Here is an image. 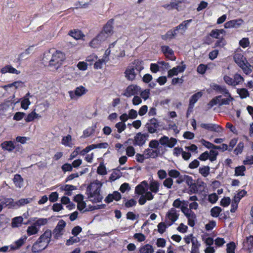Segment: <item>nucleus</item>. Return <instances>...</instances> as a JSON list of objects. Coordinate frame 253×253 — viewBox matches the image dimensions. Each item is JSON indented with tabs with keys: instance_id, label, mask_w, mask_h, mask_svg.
Listing matches in <instances>:
<instances>
[{
	"instance_id": "1",
	"label": "nucleus",
	"mask_w": 253,
	"mask_h": 253,
	"mask_svg": "<svg viewBox=\"0 0 253 253\" xmlns=\"http://www.w3.org/2000/svg\"><path fill=\"white\" fill-rule=\"evenodd\" d=\"M65 58V55L62 52L50 50L44 53L43 60L48 62L50 67L57 70L62 65Z\"/></svg>"
},
{
	"instance_id": "2",
	"label": "nucleus",
	"mask_w": 253,
	"mask_h": 253,
	"mask_svg": "<svg viewBox=\"0 0 253 253\" xmlns=\"http://www.w3.org/2000/svg\"><path fill=\"white\" fill-rule=\"evenodd\" d=\"M102 182L96 180L91 182L87 188V194L89 200L92 203H99L102 201L103 196L101 195Z\"/></svg>"
},
{
	"instance_id": "3",
	"label": "nucleus",
	"mask_w": 253,
	"mask_h": 253,
	"mask_svg": "<svg viewBox=\"0 0 253 253\" xmlns=\"http://www.w3.org/2000/svg\"><path fill=\"white\" fill-rule=\"evenodd\" d=\"M126 46L125 39H118L110 45L112 48V54L115 58H122L125 56V49Z\"/></svg>"
},
{
	"instance_id": "4",
	"label": "nucleus",
	"mask_w": 253,
	"mask_h": 253,
	"mask_svg": "<svg viewBox=\"0 0 253 253\" xmlns=\"http://www.w3.org/2000/svg\"><path fill=\"white\" fill-rule=\"evenodd\" d=\"M48 222V219L40 218L27 227L26 232L28 236H32L37 234L40 231L41 226L46 225Z\"/></svg>"
},
{
	"instance_id": "5",
	"label": "nucleus",
	"mask_w": 253,
	"mask_h": 253,
	"mask_svg": "<svg viewBox=\"0 0 253 253\" xmlns=\"http://www.w3.org/2000/svg\"><path fill=\"white\" fill-rule=\"evenodd\" d=\"M181 211L187 218L188 224L191 227H193L197 220L196 214L186 206H183L181 208Z\"/></svg>"
},
{
	"instance_id": "6",
	"label": "nucleus",
	"mask_w": 253,
	"mask_h": 253,
	"mask_svg": "<svg viewBox=\"0 0 253 253\" xmlns=\"http://www.w3.org/2000/svg\"><path fill=\"white\" fill-rule=\"evenodd\" d=\"M179 211L172 208L168 211L166 215V220L169 222V225L174 223L179 218Z\"/></svg>"
},
{
	"instance_id": "7",
	"label": "nucleus",
	"mask_w": 253,
	"mask_h": 253,
	"mask_svg": "<svg viewBox=\"0 0 253 253\" xmlns=\"http://www.w3.org/2000/svg\"><path fill=\"white\" fill-rule=\"evenodd\" d=\"M12 108L9 105L4 104L0 105V119H5L11 116Z\"/></svg>"
},
{
	"instance_id": "8",
	"label": "nucleus",
	"mask_w": 253,
	"mask_h": 253,
	"mask_svg": "<svg viewBox=\"0 0 253 253\" xmlns=\"http://www.w3.org/2000/svg\"><path fill=\"white\" fill-rule=\"evenodd\" d=\"M105 36L102 33H99L89 42V46L94 48H98L101 44L106 40Z\"/></svg>"
},
{
	"instance_id": "9",
	"label": "nucleus",
	"mask_w": 253,
	"mask_h": 253,
	"mask_svg": "<svg viewBox=\"0 0 253 253\" xmlns=\"http://www.w3.org/2000/svg\"><path fill=\"white\" fill-rule=\"evenodd\" d=\"M140 87L136 85H130L125 90L124 95L129 97L140 92Z\"/></svg>"
},
{
	"instance_id": "10",
	"label": "nucleus",
	"mask_w": 253,
	"mask_h": 253,
	"mask_svg": "<svg viewBox=\"0 0 253 253\" xmlns=\"http://www.w3.org/2000/svg\"><path fill=\"white\" fill-rule=\"evenodd\" d=\"M159 142L162 145L172 148L176 144L177 140L174 138H169L168 136H164L160 139Z\"/></svg>"
},
{
	"instance_id": "11",
	"label": "nucleus",
	"mask_w": 253,
	"mask_h": 253,
	"mask_svg": "<svg viewBox=\"0 0 253 253\" xmlns=\"http://www.w3.org/2000/svg\"><path fill=\"white\" fill-rule=\"evenodd\" d=\"M113 24V20L111 19L109 20L106 24L104 26L102 31L100 33H102L105 36L106 39H107V38L112 34Z\"/></svg>"
},
{
	"instance_id": "12",
	"label": "nucleus",
	"mask_w": 253,
	"mask_h": 253,
	"mask_svg": "<svg viewBox=\"0 0 253 253\" xmlns=\"http://www.w3.org/2000/svg\"><path fill=\"white\" fill-rule=\"evenodd\" d=\"M66 223L63 220H61L58 222L53 232L56 238L60 237L62 235Z\"/></svg>"
},
{
	"instance_id": "13",
	"label": "nucleus",
	"mask_w": 253,
	"mask_h": 253,
	"mask_svg": "<svg viewBox=\"0 0 253 253\" xmlns=\"http://www.w3.org/2000/svg\"><path fill=\"white\" fill-rule=\"evenodd\" d=\"M186 68V66L183 65L182 66H177L173 67L172 69L169 70L168 73V77L171 78L174 76L177 75L179 73H182L184 71Z\"/></svg>"
},
{
	"instance_id": "14",
	"label": "nucleus",
	"mask_w": 253,
	"mask_h": 253,
	"mask_svg": "<svg viewBox=\"0 0 253 253\" xmlns=\"http://www.w3.org/2000/svg\"><path fill=\"white\" fill-rule=\"evenodd\" d=\"M243 23V20L241 19L232 20L226 22L224 24V27L226 29L240 27Z\"/></svg>"
},
{
	"instance_id": "15",
	"label": "nucleus",
	"mask_w": 253,
	"mask_h": 253,
	"mask_svg": "<svg viewBox=\"0 0 253 253\" xmlns=\"http://www.w3.org/2000/svg\"><path fill=\"white\" fill-rule=\"evenodd\" d=\"M162 51L165 56L170 60L174 61L176 59L173 51L169 46L164 45L162 47Z\"/></svg>"
},
{
	"instance_id": "16",
	"label": "nucleus",
	"mask_w": 253,
	"mask_h": 253,
	"mask_svg": "<svg viewBox=\"0 0 253 253\" xmlns=\"http://www.w3.org/2000/svg\"><path fill=\"white\" fill-rule=\"evenodd\" d=\"M200 126L210 131H214L217 132L222 131V128L216 124L202 123L200 125Z\"/></svg>"
},
{
	"instance_id": "17",
	"label": "nucleus",
	"mask_w": 253,
	"mask_h": 253,
	"mask_svg": "<svg viewBox=\"0 0 253 253\" xmlns=\"http://www.w3.org/2000/svg\"><path fill=\"white\" fill-rule=\"evenodd\" d=\"M148 187V184L146 181H143L138 184L135 189V193L138 195H143Z\"/></svg>"
},
{
	"instance_id": "18",
	"label": "nucleus",
	"mask_w": 253,
	"mask_h": 253,
	"mask_svg": "<svg viewBox=\"0 0 253 253\" xmlns=\"http://www.w3.org/2000/svg\"><path fill=\"white\" fill-rule=\"evenodd\" d=\"M235 62L239 66L247 61L246 58L238 50L235 52L233 56Z\"/></svg>"
},
{
	"instance_id": "19",
	"label": "nucleus",
	"mask_w": 253,
	"mask_h": 253,
	"mask_svg": "<svg viewBox=\"0 0 253 253\" xmlns=\"http://www.w3.org/2000/svg\"><path fill=\"white\" fill-rule=\"evenodd\" d=\"M51 232L49 230H46L39 238V242H42L47 246L50 241Z\"/></svg>"
},
{
	"instance_id": "20",
	"label": "nucleus",
	"mask_w": 253,
	"mask_h": 253,
	"mask_svg": "<svg viewBox=\"0 0 253 253\" xmlns=\"http://www.w3.org/2000/svg\"><path fill=\"white\" fill-rule=\"evenodd\" d=\"M0 146L3 150L9 152H12L15 148L14 142L12 141H5L1 143Z\"/></svg>"
},
{
	"instance_id": "21",
	"label": "nucleus",
	"mask_w": 253,
	"mask_h": 253,
	"mask_svg": "<svg viewBox=\"0 0 253 253\" xmlns=\"http://www.w3.org/2000/svg\"><path fill=\"white\" fill-rule=\"evenodd\" d=\"M147 135L140 132L136 134L134 137V144L139 146L143 145L146 142Z\"/></svg>"
},
{
	"instance_id": "22",
	"label": "nucleus",
	"mask_w": 253,
	"mask_h": 253,
	"mask_svg": "<svg viewBox=\"0 0 253 253\" xmlns=\"http://www.w3.org/2000/svg\"><path fill=\"white\" fill-rule=\"evenodd\" d=\"M125 77L127 79L132 81L133 80L136 76V72L135 71L134 67L131 66L128 67L125 72Z\"/></svg>"
},
{
	"instance_id": "23",
	"label": "nucleus",
	"mask_w": 253,
	"mask_h": 253,
	"mask_svg": "<svg viewBox=\"0 0 253 253\" xmlns=\"http://www.w3.org/2000/svg\"><path fill=\"white\" fill-rule=\"evenodd\" d=\"M76 189L75 186L69 184L62 185L60 186V190L61 191H65V195L67 196H71L72 194V191Z\"/></svg>"
},
{
	"instance_id": "24",
	"label": "nucleus",
	"mask_w": 253,
	"mask_h": 253,
	"mask_svg": "<svg viewBox=\"0 0 253 253\" xmlns=\"http://www.w3.org/2000/svg\"><path fill=\"white\" fill-rule=\"evenodd\" d=\"M203 92L199 91L193 94L189 100V108L192 109L197 101L202 96Z\"/></svg>"
},
{
	"instance_id": "25",
	"label": "nucleus",
	"mask_w": 253,
	"mask_h": 253,
	"mask_svg": "<svg viewBox=\"0 0 253 253\" xmlns=\"http://www.w3.org/2000/svg\"><path fill=\"white\" fill-rule=\"evenodd\" d=\"M121 195L118 191H114L112 194H109L105 199V201L108 203H111L113 200L117 201H119L121 199Z\"/></svg>"
},
{
	"instance_id": "26",
	"label": "nucleus",
	"mask_w": 253,
	"mask_h": 253,
	"mask_svg": "<svg viewBox=\"0 0 253 253\" xmlns=\"http://www.w3.org/2000/svg\"><path fill=\"white\" fill-rule=\"evenodd\" d=\"M191 22V19L184 21L176 27V30H178L179 32L180 35H183L185 32L188 27L189 26L190 23Z\"/></svg>"
},
{
	"instance_id": "27",
	"label": "nucleus",
	"mask_w": 253,
	"mask_h": 253,
	"mask_svg": "<svg viewBox=\"0 0 253 253\" xmlns=\"http://www.w3.org/2000/svg\"><path fill=\"white\" fill-rule=\"evenodd\" d=\"M47 247L42 242H39V240L33 245L32 248V252L34 253H39L44 250Z\"/></svg>"
},
{
	"instance_id": "28",
	"label": "nucleus",
	"mask_w": 253,
	"mask_h": 253,
	"mask_svg": "<svg viewBox=\"0 0 253 253\" xmlns=\"http://www.w3.org/2000/svg\"><path fill=\"white\" fill-rule=\"evenodd\" d=\"M61 203L62 205H66V208L69 210H72L75 208V205L73 204L67 196H63L61 198Z\"/></svg>"
},
{
	"instance_id": "29",
	"label": "nucleus",
	"mask_w": 253,
	"mask_h": 253,
	"mask_svg": "<svg viewBox=\"0 0 253 253\" xmlns=\"http://www.w3.org/2000/svg\"><path fill=\"white\" fill-rule=\"evenodd\" d=\"M0 72L2 74H6L7 73L14 74H19L20 72L18 71L17 69L11 66V65H6L1 68L0 70Z\"/></svg>"
},
{
	"instance_id": "30",
	"label": "nucleus",
	"mask_w": 253,
	"mask_h": 253,
	"mask_svg": "<svg viewBox=\"0 0 253 253\" xmlns=\"http://www.w3.org/2000/svg\"><path fill=\"white\" fill-rule=\"evenodd\" d=\"M30 96L31 97L30 93H28L21 99V107L22 109L27 110L29 108V106L31 104V102L29 100Z\"/></svg>"
},
{
	"instance_id": "31",
	"label": "nucleus",
	"mask_w": 253,
	"mask_h": 253,
	"mask_svg": "<svg viewBox=\"0 0 253 253\" xmlns=\"http://www.w3.org/2000/svg\"><path fill=\"white\" fill-rule=\"evenodd\" d=\"M243 70V72L246 75H250L253 71L252 65L248 62V61H246L243 64L239 66Z\"/></svg>"
},
{
	"instance_id": "32",
	"label": "nucleus",
	"mask_w": 253,
	"mask_h": 253,
	"mask_svg": "<svg viewBox=\"0 0 253 253\" xmlns=\"http://www.w3.org/2000/svg\"><path fill=\"white\" fill-rule=\"evenodd\" d=\"M61 144L66 147L70 148L72 147L74 144L72 143L71 135L68 134L66 136H63L61 140Z\"/></svg>"
},
{
	"instance_id": "33",
	"label": "nucleus",
	"mask_w": 253,
	"mask_h": 253,
	"mask_svg": "<svg viewBox=\"0 0 253 253\" xmlns=\"http://www.w3.org/2000/svg\"><path fill=\"white\" fill-rule=\"evenodd\" d=\"M15 186L19 188H21L23 186L24 179L20 174H15L13 179Z\"/></svg>"
},
{
	"instance_id": "34",
	"label": "nucleus",
	"mask_w": 253,
	"mask_h": 253,
	"mask_svg": "<svg viewBox=\"0 0 253 253\" xmlns=\"http://www.w3.org/2000/svg\"><path fill=\"white\" fill-rule=\"evenodd\" d=\"M148 186L152 192L157 193L159 191L160 184L156 180H152Z\"/></svg>"
},
{
	"instance_id": "35",
	"label": "nucleus",
	"mask_w": 253,
	"mask_h": 253,
	"mask_svg": "<svg viewBox=\"0 0 253 253\" xmlns=\"http://www.w3.org/2000/svg\"><path fill=\"white\" fill-rule=\"evenodd\" d=\"M23 218L21 216H16L12 219L11 227L12 228H16L20 226L23 221Z\"/></svg>"
},
{
	"instance_id": "36",
	"label": "nucleus",
	"mask_w": 253,
	"mask_h": 253,
	"mask_svg": "<svg viewBox=\"0 0 253 253\" xmlns=\"http://www.w3.org/2000/svg\"><path fill=\"white\" fill-rule=\"evenodd\" d=\"M41 117V116L37 114L35 111V109H34L30 113L28 114L25 120L26 122H30L33 121L36 119H39Z\"/></svg>"
},
{
	"instance_id": "37",
	"label": "nucleus",
	"mask_w": 253,
	"mask_h": 253,
	"mask_svg": "<svg viewBox=\"0 0 253 253\" xmlns=\"http://www.w3.org/2000/svg\"><path fill=\"white\" fill-rule=\"evenodd\" d=\"M2 206L8 207L9 208H15L16 209V203L14 201V200L12 198H4Z\"/></svg>"
},
{
	"instance_id": "38",
	"label": "nucleus",
	"mask_w": 253,
	"mask_h": 253,
	"mask_svg": "<svg viewBox=\"0 0 253 253\" xmlns=\"http://www.w3.org/2000/svg\"><path fill=\"white\" fill-rule=\"evenodd\" d=\"M159 151L157 149L153 150L151 149H147L145 151V154L147 157L145 158H156L158 156Z\"/></svg>"
},
{
	"instance_id": "39",
	"label": "nucleus",
	"mask_w": 253,
	"mask_h": 253,
	"mask_svg": "<svg viewBox=\"0 0 253 253\" xmlns=\"http://www.w3.org/2000/svg\"><path fill=\"white\" fill-rule=\"evenodd\" d=\"M139 252L140 253H153L154 249L152 245L148 244L140 247Z\"/></svg>"
},
{
	"instance_id": "40",
	"label": "nucleus",
	"mask_w": 253,
	"mask_h": 253,
	"mask_svg": "<svg viewBox=\"0 0 253 253\" xmlns=\"http://www.w3.org/2000/svg\"><path fill=\"white\" fill-rule=\"evenodd\" d=\"M172 206L176 208H180L181 210V208L183 206L187 207L188 202L184 200L181 201L180 199H177L173 202Z\"/></svg>"
},
{
	"instance_id": "41",
	"label": "nucleus",
	"mask_w": 253,
	"mask_h": 253,
	"mask_svg": "<svg viewBox=\"0 0 253 253\" xmlns=\"http://www.w3.org/2000/svg\"><path fill=\"white\" fill-rule=\"evenodd\" d=\"M32 201V198H22L18 201L15 202L16 209L20 207L21 206H24L27 204L31 203Z\"/></svg>"
},
{
	"instance_id": "42",
	"label": "nucleus",
	"mask_w": 253,
	"mask_h": 253,
	"mask_svg": "<svg viewBox=\"0 0 253 253\" xmlns=\"http://www.w3.org/2000/svg\"><path fill=\"white\" fill-rule=\"evenodd\" d=\"M210 168L208 166H204L200 167L199 169V172L203 177H206L210 174Z\"/></svg>"
},
{
	"instance_id": "43",
	"label": "nucleus",
	"mask_w": 253,
	"mask_h": 253,
	"mask_svg": "<svg viewBox=\"0 0 253 253\" xmlns=\"http://www.w3.org/2000/svg\"><path fill=\"white\" fill-rule=\"evenodd\" d=\"M234 86L242 84L244 82V78L239 74H235L233 76Z\"/></svg>"
},
{
	"instance_id": "44",
	"label": "nucleus",
	"mask_w": 253,
	"mask_h": 253,
	"mask_svg": "<svg viewBox=\"0 0 253 253\" xmlns=\"http://www.w3.org/2000/svg\"><path fill=\"white\" fill-rule=\"evenodd\" d=\"M237 93L239 95L240 97L242 99L246 98L250 95L249 92L245 88L237 89Z\"/></svg>"
},
{
	"instance_id": "45",
	"label": "nucleus",
	"mask_w": 253,
	"mask_h": 253,
	"mask_svg": "<svg viewBox=\"0 0 253 253\" xmlns=\"http://www.w3.org/2000/svg\"><path fill=\"white\" fill-rule=\"evenodd\" d=\"M246 167L244 166L237 167L235 169V175L237 176L245 175Z\"/></svg>"
},
{
	"instance_id": "46",
	"label": "nucleus",
	"mask_w": 253,
	"mask_h": 253,
	"mask_svg": "<svg viewBox=\"0 0 253 253\" xmlns=\"http://www.w3.org/2000/svg\"><path fill=\"white\" fill-rule=\"evenodd\" d=\"M244 247L250 249L253 247V236H250L246 238L245 241L243 242Z\"/></svg>"
},
{
	"instance_id": "47",
	"label": "nucleus",
	"mask_w": 253,
	"mask_h": 253,
	"mask_svg": "<svg viewBox=\"0 0 253 253\" xmlns=\"http://www.w3.org/2000/svg\"><path fill=\"white\" fill-rule=\"evenodd\" d=\"M69 35L76 40H79L84 37L83 34L79 30L72 31Z\"/></svg>"
},
{
	"instance_id": "48",
	"label": "nucleus",
	"mask_w": 253,
	"mask_h": 253,
	"mask_svg": "<svg viewBox=\"0 0 253 253\" xmlns=\"http://www.w3.org/2000/svg\"><path fill=\"white\" fill-rule=\"evenodd\" d=\"M95 129V126H92L87 128L83 131V136L84 137H87L92 134Z\"/></svg>"
},
{
	"instance_id": "49",
	"label": "nucleus",
	"mask_w": 253,
	"mask_h": 253,
	"mask_svg": "<svg viewBox=\"0 0 253 253\" xmlns=\"http://www.w3.org/2000/svg\"><path fill=\"white\" fill-rule=\"evenodd\" d=\"M200 245V244L197 239L193 241L191 253H198Z\"/></svg>"
},
{
	"instance_id": "50",
	"label": "nucleus",
	"mask_w": 253,
	"mask_h": 253,
	"mask_svg": "<svg viewBox=\"0 0 253 253\" xmlns=\"http://www.w3.org/2000/svg\"><path fill=\"white\" fill-rule=\"evenodd\" d=\"M107 61L105 60V59L102 58L99 59L98 60H97L94 63V68L95 69L98 70V69H101L102 68L103 65L105 64V63Z\"/></svg>"
},
{
	"instance_id": "51",
	"label": "nucleus",
	"mask_w": 253,
	"mask_h": 253,
	"mask_svg": "<svg viewBox=\"0 0 253 253\" xmlns=\"http://www.w3.org/2000/svg\"><path fill=\"white\" fill-rule=\"evenodd\" d=\"M223 33H224V30L223 29L213 30L211 32L210 35V36H211L212 38H214L215 39H218V38H219V35L221 34H223Z\"/></svg>"
},
{
	"instance_id": "52",
	"label": "nucleus",
	"mask_w": 253,
	"mask_h": 253,
	"mask_svg": "<svg viewBox=\"0 0 253 253\" xmlns=\"http://www.w3.org/2000/svg\"><path fill=\"white\" fill-rule=\"evenodd\" d=\"M221 96L219 95L213 98L208 104V105L211 108L214 105H220V98Z\"/></svg>"
},
{
	"instance_id": "53",
	"label": "nucleus",
	"mask_w": 253,
	"mask_h": 253,
	"mask_svg": "<svg viewBox=\"0 0 253 253\" xmlns=\"http://www.w3.org/2000/svg\"><path fill=\"white\" fill-rule=\"evenodd\" d=\"M209 159L211 162H213L216 160L218 152L215 150H211L209 152Z\"/></svg>"
},
{
	"instance_id": "54",
	"label": "nucleus",
	"mask_w": 253,
	"mask_h": 253,
	"mask_svg": "<svg viewBox=\"0 0 253 253\" xmlns=\"http://www.w3.org/2000/svg\"><path fill=\"white\" fill-rule=\"evenodd\" d=\"M75 93L77 95V97H80L85 94L86 93V89L83 86H80L79 87H78L76 88L75 90Z\"/></svg>"
},
{
	"instance_id": "55",
	"label": "nucleus",
	"mask_w": 253,
	"mask_h": 253,
	"mask_svg": "<svg viewBox=\"0 0 253 253\" xmlns=\"http://www.w3.org/2000/svg\"><path fill=\"white\" fill-rule=\"evenodd\" d=\"M221 211V209L218 207H215L212 208L211 210V216L215 217L218 216Z\"/></svg>"
},
{
	"instance_id": "56",
	"label": "nucleus",
	"mask_w": 253,
	"mask_h": 253,
	"mask_svg": "<svg viewBox=\"0 0 253 253\" xmlns=\"http://www.w3.org/2000/svg\"><path fill=\"white\" fill-rule=\"evenodd\" d=\"M226 97V98L222 99L221 97L220 98V106L229 105L234 99L231 96H227Z\"/></svg>"
},
{
	"instance_id": "57",
	"label": "nucleus",
	"mask_w": 253,
	"mask_h": 253,
	"mask_svg": "<svg viewBox=\"0 0 253 253\" xmlns=\"http://www.w3.org/2000/svg\"><path fill=\"white\" fill-rule=\"evenodd\" d=\"M134 65V66H131L134 67L135 70H136L138 72H140L144 68L142 61H135Z\"/></svg>"
},
{
	"instance_id": "58",
	"label": "nucleus",
	"mask_w": 253,
	"mask_h": 253,
	"mask_svg": "<svg viewBox=\"0 0 253 253\" xmlns=\"http://www.w3.org/2000/svg\"><path fill=\"white\" fill-rule=\"evenodd\" d=\"M247 194V192L245 190H242L238 192L234 197V201L236 202H239L240 200Z\"/></svg>"
},
{
	"instance_id": "59",
	"label": "nucleus",
	"mask_w": 253,
	"mask_h": 253,
	"mask_svg": "<svg viewBox=\"0 0 253 253\" xmlns=\"http://www.w3.org/2000/svg\"><path fill=\"white\" fill-rule=\"evenodd\" d=\"M115 127L117 129V131L120 133L125 130L126 128V125L124 122H120L116 124Z\"/></svg>"
},
{
	"instance_id": "60",
	"label": "nucleus",
	"mask_w": 253,
	"mask_h": 253,
	"mask_svg": "<svg viewBox=\"0 0 253 253\" xmlns=\"http://www.w3.org/2000/svg\"><path fill=\"white\" fill-rule=\"evenodd\" d=\"M98 58L97 56L95 54H92L87 56L86 58V62L89 63L90 65H92L93 63Z\"/></svg>"
},
{
	"instance_id": "61",
	"label": "nucleus",
	"mask_w": 253,
	"mask_h": 253,
	"mask_svg": "<svg viewBox=\"0 0 253 253\" xmlns=\"http://www.w3.org/2000/svg\"><path fill=\"white\" fill-rule=\"evenodd\" d=\"M239 45L243 48H245L250 45V41L248 38H243L239 41Z\"/></svg>"
},
{
	"instance_id": "62",
	"label": "nucleus",
	"mask_w": 253,
	"mask_h": 253,
	"mask_svg": "<svg viewBox=\"0 0 253 253\" xmlns=\"http://www.w3.org/2000/svg\"><path fill=\"white\" fill-rule=\"evenodd\" d=\"M24 241L23 239H20L16 241L15 242L14 245H10V250H14L18 249L20 247H21L24 243Z\"/></svg>"
},
{
	"instance_id": "63",
	"label": "nucleus",
	"mask_w": 253,
	"mask_h": 253,
	"mask_svg": "<svg viewBox=\"0 0 253 253\" xmlns=\"http://www.w3.org/2000/svg\"><path fill=\"white\" fill-rule=\"evenodd\" d=\"M226 251L227 253H235L236 245L234 242H230L227 244Z\"/></svg>"
},
{
	"instance_id": "64",
	"label": "nucleus",
	"mask_w": 253,
	"mask_h": 253,
	"mask_svg": "<svg viewBox=\"0 0 253 253\" xmlns=\"http://www.w3.org/2000/svg\"><path fill=\"white\" fill-rule=\"evenodd\" d=\"M98 174L100 175H105L107 174L106 167L103 164H100L97 170Z\"/></svg>"
}]
</instances>
